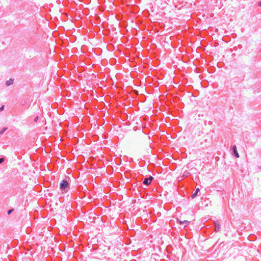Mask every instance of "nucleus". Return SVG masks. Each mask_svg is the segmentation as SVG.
<instances>
[{
    "label": "nucleus",
    "mask_w": 261,
    "mask_h": 261,
    "mask_svg": "<svg viewBox=\"0 0 261 261\" xmlns=\"http://www.w3.org/2000/svg\"><path fill=\"white\" fill-rule=\"evenodd\" d=\"M60 189L62 192H67L69 189V181L66 179L62 180L60 184Z\"/></svg>",
    "instance_id": "1"
},
{
    "label": "nucleus",
    "mask_w": 261,
    "mask_h": 261,
    "mask_svg": "<svg viewBox=\"0 0 261 261\" xmlns=\"http://www.w3.org/2000/svg\"><path fill=\"white\" fill-rule=\"evenodd\" d=\"M153 179V177L151 176H150L148 178H145L144 179L143 183V184H144L146 186H148L150 184V183L151 182V181H152Z\"/></svg>",
    "instance_id": "2"
},
{
    "label": "nucleus",
    "mask_w": 261,
    "mask_h": 261,
    "mask_svg": "<svg viewBox=\"0 0 261 261\" xmlns=\"http://www.w3.org/2000/svg\"><path fill=\"white\" fill-rule=\"evenodd\" d=\"M215 225V231L218 232L220 228V222L218 221H214V222Z\"/></svg>",
    "instance_id": "3"
},
{
    "label": "nucleus",
    "mask_w": 261,
    "mask_h": 261,
    "mask_svg": "<svg viewBox=\"0 0 261 261\" xmlns=\"http://www.w3.org/2000/svg\"><path fill=\"white\" fill-rule=\"evenodd\" d=\"M232 151H233V155L237 158H239L240 155H239V154L238 153V151H237V147L236 145H234L233 147H232Z\"/></svg>",
    "instance_id": "4"
},
{
    "label": "nucleus",
    "mask_w": 261,
    "mask_h": 261,
    "mask_svg": "<svg viewBox=\"0 0 261 261\" xmlns=\"http://www.w3.org/2000/svg\"><path fill=\"white\" fill-rule=\"evenodd\" d=\"M199 191H200V190L199 188H197L195 190V191L194 192V193L192 194V196H191L193 199L196 197V196L197 195V194L199 192Z\"/></svg>",
    "instance_id": "5"
},
{
    "label": "nucleus",
    "mask_w": 261,
    "mask_h": 261,
    "mask_svg": "<svg viewBox=\"0 0 261 261\" xmlns=\"http://www.w3.org/2000/svg\"><path fill=\"white\" fill-rule=\"evenodd\" d=\"M13 83V80L10 79L9 80L6 81V85L9 86L12 85Z\"/></svg>",
    "instance_id": "6"
},
{
    "label": "nucleus",
    "mask_w": 261,
    "mask_h": 261,
    "mask_svg": "<svg viewBox=\"0 0 261 261\" xmlns=\"http://www.w3.org/2000/svg\"><path fill=\"white\" fill-rule=\"evenodd\" d=\"M7 129V127H4L1 131H0V135H3L4 132Z\"/></svg>",
    "instance_id": "7"
},
{
    "label": "nucleus",
    "mask_w": 261,
    "mask_h": 261,
    "mask_svg": "<svg viewBox=\"0 0 261 261\" xmlns=\"http://www.w3.org/2000/svg\"><path fill=\"white\" fill-rule=\"evenodd\" d=\"M180 223L184 224L185 225H188L189 223V222L188 221H184V222L180 221Z\"/></svg>",
    "instance_id": "8"
},
{
    "label": "nucleus",
    "mask_w": 261,
    "mask_h": 261,
    "mask_svg": "<svg viewBox=\"0 0 261 261\" xmlns=\"http://www.w3.org/2000/svg\"><path fill=\"white\" fill-rule=\"evenodd\" d=\"M4 161V159L2 158H0V164H2Z\"/></svg>",
    "instance_id": "9"
},
{
    "label": "nucleus",
    "mask_w": 261,
    "mask_h": 261,
    "mask_svg": "<svg viewBox=\"0 0 261 261\" xmlns=\"http://www.w3.org/2000/svg\"><path fill=\"white\" fill-rule=\"evenodd\" d=\"M4 109V106L3 105L2 107H0V112L3 111Z\"/></svg>",
    "instance_id": "10"
},
{
    "label": "nucleus",
    "mask_w": 261,
    "mask_h": 261,
    "mask_svg": "<svg viewBox=\"0 0 261 261\" xmlns=\"http://www.w3.org/2000/svg\"><path fill=\"white\" fill-rule=\"evenodd\" d=\"M13 211V210H10L8 212V214L9 215L11 213V212Z\"/></svg>",
    "instance_id": "11"
},
{
    "label": "nucleus",
    "mask_w": 261,
    "mask_h": 261,
    "mask_svg": "<svg viewBox=\"0 0 261 261\" xmlns=\"http://www.w3.org/2000/svg\"><path fill=\"white\" fill-rule=\"evenodd\" d=\"M38 117H36L35 118V120H35V121H37V120H38Z\"/></svg>",
    "instance_id": "12"
},
{
    "label": "nucleus",
    "mask_w": 261,
    "mask_h": 261,
    "mask_svg": "<svg viewBox=\"0 0 261 261\" xmlns=\"http://www.w3.org/2000/svg\"><path fill=\"white\" fill-rule=\"evenodd\" d=\"M259 6L261 7V1L259 3Z\"/></svg>",
    "instance_id": "13"
}]
</instances>
